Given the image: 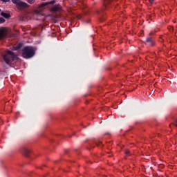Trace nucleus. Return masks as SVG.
Listing matches in <instances>:
<instances>
[{"label":"nucleus","mask_w":177,"mask_h":177,"mask_svg":"<svg viewBox=\"0 0 177 177\" xmlns=\"http://www.w3.org/2000/svg\"><path fill=\"white\" fill-rule=\"evenodd\" d=\"M36 48L33 46H26L21 50V56L24 59H28L35 55Z\"/></svg>","instance_id":"f257e3e1"},{"label":"nucleus","mask_w":177,"mask_h":177,"mask_svg":"<svg viewBox=\"0 0 177 177\" xmlns=\"http://www.w3.org/2000/svg\"><path fill=\"white\" fill-rule=\"evenodd\" d=\"M2 58L7 65L10 66L12 62L18 59V56L12 51L7 50L6 53L2 55Z\"/></svg>","instance_id":"f03ea898"},{"label":"nucleus","mask_w":177,"mask_h":177,"mask_svg":"<svg viewBox=\"0 0 177 177\" xmlns=\"http://www.w3.org/2000/svg\"><path fill=\"white\" fill-rule=\"evenodd\" d=\"M12 3L16 5L17 10L21 11L29 7V5L26 2L22 1L21 0H11Z\"/></svg>","instance_id":"7ed1b4c3"},{"label":"nucleus","mask_w":177,"mask_h":177,"mask_svg":"<svg viewBox=\"0 0 177 177\" xmlns=\"http://www.w3.org/2000/svg\"><path fill=\"white\" fill-rule=\"evenodd\" d=\"M62 8V6H60V4H57L53 6V8H51V11L53 12H57L59 10H60Z\"/></svg>","instance_id":"20e7f679"},{"label":"nucleus","mask_w":177,"mask_h":177,"mask_svg":"<svg viewBox=\"0 0 177 177\" xmlns=\"http://www.w3.org/2000/svg\"><path fill=\"white\" fill-rule=\"evenodd\" d=\"M21 152L24 154L25 156L28 157L29 154L30 153V150L27 149L26 147H24L22 148Z\"/></svg>","instance_id":"39448f33"},{"label":"nucleus","mask_w":177,"mask_h":177,"mask_svg":"<svg viewBox=\"0 0 177 177\" xmlns=\"http://www.w3.org/2000/svg\"><path fill=\"white\" fill-rule=\"evenodd\" d=\"M102 1L104 2V6L105 8L109 7L112 3V0H102Z\"/></svg>","instance_id":"423d86ee"},{"label":"nucleus","mask_w":177,"mask_h":177,"mask_svg":"<svg viewBox=\"0 0 177 177\" xmlns=\"http://www.w3.org/2000/svg\"><path fill=\"white\" fill-rule=\"evenodd\" d=\"M145 43L149 44V46H154V41L151 37H147V40L145 41Z\"/></svg>","instance_id":"0eeeda50"},{"label":"nucleus","mask_w":177,"mask_h":177,"mask_svg":"<svg viewBox=\"0 0 177 177\" xmlns=\"http://www.w3.org/2000/svg\"><path fill=\"white\" fill-rule=\"evenodd\" d=\"M5 37V31L3 28H0V40Z\"/></svg>","instance_id":"6e6552de"},{"label":"nucleus","mask_w":177,"mask_h":177,"mask_svg":"<svg viewBox=\"0 0 177 177\" xmlns=\"http://www.w3.org/2000/svg\"><path fill=\"white\" fill-rule=\"evenodd\" d=\"M1 17H3L6 19L10 18V15L9 13H6L3 12H1Z\"/></svg>","instance_id":"1a4fd4ad"},{"label":"nucleus","mask_w":177,"mask_h":177,"mask_svg":"<svg viewBox=\"0 0 177 177\" xmlns=\"http://www.w3.org/2000/svg\"><path fill=\"white\" fill-rule=\"evenodd\" d=\"M23 47V44L19 43V44H17L16 46L14 47L15 50H20L21 48Z\"/></svg>","instance_id":"9d476101"},{"label":"nucleus","mask_w":177,"mask_h":177,"mask_svg":"<svg viewBox=\"0 0 177 177\" xmlns=\"http://www.w3.org/2000/svg\"><path fill=\"white\" fill-rule=\"evenodd\" d=\"M49 4H48V3L46 2H44V3H41V4L39 5V8H44L46 7V6H48Z\"/></svg>","instance_id":"9b49d317"},{"label":"nucleus","mask_w":177,"mask_h":177,"mask_svg":"<svg viewBox=\"0 0 177 177\" xmlns=\"http://www.w3.org/2000/svg\"><path fill=\"white\" fill-rule=\"evenodd\" d=\"M46 3L48 5H51V4L53 5V4L56 3V1L55 0H52L51 1L46 2Z\"/></svg>","instance_id":"f8f14e48"},{"label":"nucleus","mask_w":177,"mask_h":177,"mask_svg":"<svg viewBox=\"0 0 177 177\" xmlns=\"http://www.w3.org/2000/svg\"><path fill=\"white\" fill-rule=\"evenodd\" d=\"M27 2L30 4H33L35 3V0H27Z\"/></svg>","instance_id":"ddd939ff"},{"label":"nucleus","mask_w":177,"mask_h":177,"mask_svg":"<svg viewBox=\"0 0 177 177\" xmlns=\"http://www.w3.org/2000/svg\"><path fill=\"white\" fill-rule=\"evenodd\" d=\"M4 22H6V19L3 17H0V24H3Z\"/></svg>","instance_id":"4468645a"},{"label":"nucleus","mask_w":177,"mask_h":177,"mask_svg":"<svg viewBox=\"0 0 177 177\" xmlns=\"http://www.w3.org/2000/svg\"><path fill=\"white\" fill-rule=\"evenodd\" d=\"M173 125L177 127V118L174 119V122H173Z\"/></svg>","instance_id":"2eb2a0df"},{"label":"nucleus","mask_w":177,"mask_h":177,"mask_svg":"<svg viewBox=\"0 0 177 177\" xmlns=\"http://www.w3.org/2000/svg\"><path fill=\"white\" fill-rule=\"evenodd\" d=\"M1 1L4 3H8V2L10 1V0H1Z\"/></svg>","instance_id":"dca6fc26"},{"label":"nucleus","mask_w":177,"mask_h":177,"mask_svg":"<svg viewBox=\"0 0 177 177\" xmlns=\"http://www.w3.org/2000/svg\"><path fill=\"white\" fill-rule=\"evenodd\" d=\"M125 154L129 155V150H125Z\"/></svg>","instance_id":"f3484780"},{"label":"nucleus","mask_w":177,"mask_h":177,"mask_svg":"<svg viewBox=\"0 0 177 177\" xmlns=\"http://www.w3.org/2000/svg\"><path fill=\"white\" fill-rule=\"evenodd\" d=\"M2 66L3 67L4 69H8V66H6L5 64H3Z\"/></svg>","instance_id":"a211bd4d"},{"label":"nucleus","mask_w":177,"mask_h":177,"mask_svg":"<svg viewBox=\"0 0 177 177\" xmlns=\"http://www.w3.org/2000/svg\"><path fill=\"white\" fill-rule=\"evenodd\" d=\"M153 1H154V0H149V2L150 3H153Z\"/></svg>","instance_id":"6ab92c4d"},{"label":"nucleus","mask_w":177,"mask_h":177,"mask_svg":"<svg viewBox=\"0 0 177 177\" xmlns=\"http://www.w3.org/2000/svg\"><path fill=\"white\" fill-rule=\"evenodd\" d=\"M86 162L88 164H92V162H91V160H87Z\"/></svg>","instance_id":"aec40b11"},{"label":"nucleus","mask_w":177,"mask_h":177,"mask_svg":"<svg viewBox=\"0 0 177 177\" xmlns=\"http://www.w3.org/2000/svg\"><path fill=\"white\" fill-rule=\"evenodd\" d=\"M37 169H41V167H37Z\"/></svg>","instance_id":"412c9836"},{"label":"nucleus","mask_w":177,"mask_h":177,"mask_svg":"<svg viewBox=\"0 0 177 177\" xmlns=\"http://www.w3.org/2000/svg\"><path fill=\"white\" fill-rule=\"evenodd\" d=\"M24 17H21V20H23Z\"/></svg>","instance_id":"4be33fe9"},{"label":"nucleus","mask_w":177,"mask_h":177,"mask_svg":"<svg viewBox=\"0 0 177 177\" xmlns=\"http://www.w3.org/2000/svg\"><path fill=\"white\" fill-rule=\"evenodd\" d=\"M96 145L98 146V144L96 142Z\"/></svg>","instance_id":"5701e85b"},{"label":"nucleus","mask_w":177,"mask_h":177,"mask_svg":"<svg viewBox=\"0 0 177 177\" xmlns=\"http://www.w3.org/2000/svg\"><path fill=\"white\" fill-rule=\"evenodd\" d=\"M102 177H106V176H102Z\"/></svg>","instance_id":"b1692460"},{"label":"nucleus","mask_w":177,"mask_h":177,"mask_svg":"<svg viewBox=\"0 0 177 177\" xmlns=\"http://www.w3.org/2000/svg\"><path fill=\"white\" fill-rule=\"evenodd\" d=\"M150 35H151V33H149Z\"/></svg>","instance_id":"393cba45"},{"label":"nucleus","mask_w":177,"mask_h":177,"mask_svg":"<svg viewBox=\"0 0 177 177\" xmlns=\"http://www.w3.org/2000/svg\"><path fill=\"white\" fill-rule=\"evenodd\" d=\"M42 1H46V0H42Z\"/></svg>","instance_id":"a878e982"},{"label":"nucleus","mask_w":177,"mask_h":177,"mask_svg":"<svg viewBox=\"0 0 177 177\" xmlns=\"http://www.w3.org/2000/svg\"><path fill=\"white\" fill-rule=\"evenodd\" d=\"M1 11V10L0 9V12Z\"/></svg>","instance_id":"bb28decb"}]
</instances>
